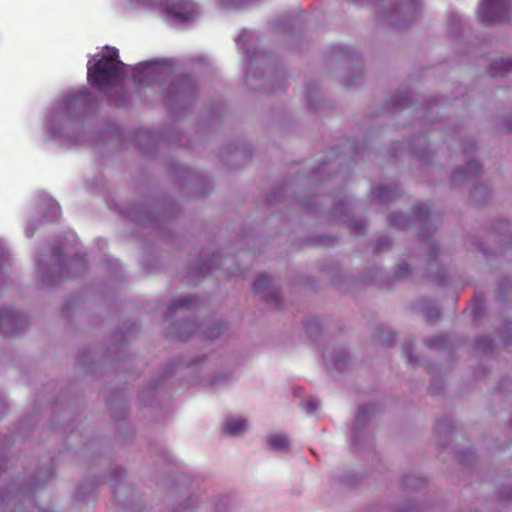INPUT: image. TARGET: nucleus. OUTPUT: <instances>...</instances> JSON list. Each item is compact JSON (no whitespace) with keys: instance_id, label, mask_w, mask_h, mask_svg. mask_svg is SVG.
<instances>
[{"instance_id":"nucleus-1","label":"nucleus","mask_w":512,"mask_h":512,"mask_svg":"<svg viewBox=\"0 0 512 512\" xmlns=\"http://www.w3.org/2000/svg\"><path fill=\"white\" fill-rule=\"evenodd\" d=\"M121 67L122 62L117 58V50L112 49L111 53L88 65V71H86L88 83L92 84V87L104 90L119 81Z\"/></svg>"},{"instance_id":"nucleus-2","label":"nucleus","mask_w":512,"mask_h":512,"mask_svg":"<svg viewBox=\"0 0 512 512\" xmlns=\"http://www.w3.org/2000/svg\"><path fill=\"white\" fill-rule=\"evenodd\" d=\"M478 20L484 25L509 22V1L482 0L478 8Z\"/></svg>"},{"instance_id":"nucleus-3","label":"nucleus","mask_w":512,"mask_h":512,"mask_svg":"<svg viewBox=\"0 0 512 512\" xmlns=\"http://www.w3.org/2000/svg\"><path fill=\"white\" fill-rule=\"evenodd\" d=\"M167 13L178 21H188L194 17L196 10L191 0H169L167 1Z\"/></svg>"},{"instance_id":"nucleus-4","label":"nucleus","mask_w":512,"mask_h":512,"mask_svg":"<svg viewBox=\"0 0 512 512\" xmlns=\"http://www.w3.org/2000/svg\"><path fill=\"white\" fill-rule=\"evenodd\" d=\"M253 293L264 298V301L273 305L278 304V292L271 288L270 279L266 276H258L253 282Z\"/></svg>"},{"instance_id":"nucleus-5","label":"nucleus","mask_w":512,"mask_h":512,"mask_svg":"<svg viewBox=\"0 0 512 512\" xmlns=\"http://www.w3.org/2000/svg\"><path fill=\"white\" fill-rule=\"evenodd\" d=\"M19 322V314L8 308L0 309V331L12 333Z\"/></svg>"},{"instance_id":"nucleus-6","label":"nucleus","mask_w":512,"mask_h":512,"mask_svg":"<svg viewBox=\"0 0 512 512\" xmlns=\"http://www.w3.org/2000/svg\"><path fill=\"white\" fill-rule=\"evenodd\" d=\"M512 72V60L506 58H498L494 60L492 66H490V76L492 77H504L505 75Z\"/></svg>"},{"instance_id":"nucleus-7","label":"nucleus","mask_w":512,"mask_h":512,"mask_svg":"<svg viewBox=\"0 0 512 512\" xmlns=\"http://www.w3.org/2000/svg\"><path fill=\"white\" fill-rule=\"evenodd\" d=\"M246 429V420L241 418H233L226 421L224 432L229 436L240 435Z\"/></svg>"},{"instance_id":"nucleus-8","label":"nucleus","mask_w":512,"mask_h":512,"mask_svg":"<svg viewBox=\"0 0 512 512\" xmlns=\"http://www.w3.org/2000/svg\"><path fill=\"white\" fill-rule=\"evenodd\" d=\"M269 446L270 449L277 451H286L289 449V441L285 436L282 435H272L269 438Z\"/></svg>"},{"instance_id":"nucleus-9","label":"nucleus","mask_w":512,"mask_h":512,"mask_svg":"<svg viewBox=\"0 0 512 512\" xmlns=\"http://www.w3.org/2000/svg\"><path fill=\"white\" fill-rule=\"evenodd\" d=\"M195 303H196L195 298L182 297V298H179V300L177 302H174V304H172L171 308H169V311H173L175 309H188Z\"/></svg>"},{"instance_id":"nucleus-10","label":"nucleus","mask_w":512,"mask_h":512,"mask_svg":"<svg viewBox=\"0 0 512 512\" xmlns=\"http://www.w3.org/2000/svg\"><path fill=\"white\" fill-rule=\"evenodd\" d=\"M490 345H491V341H490V338L488 337H480L478 338L477 340V348L478 349H481V350H486L488 348H490Z\"/></svg>"},{"instance_id":"nucleus-11","label":"nucleus","mask_w":512,"mask_h":512,"mask_svg":"<svg viewBox=\"0 0 512 512\" xmlns=\"http://www.w3.org/2000/svg\"><path fill=\"white\" fill-rule=\"evenodd\" d=\"M415 212L418 216L426 215L429 212V208L426 204H416Z\"/></svg>"},{"instance_id":"nucleus-12","label":"nucleus","mask_w":512,"mask_h":512,"mask_svg":"<svg viewBox=\"0 0 512 512\" xmlns=\"http://www.w3.org/2000/svg\"><path fill=\"white\" fill-rule=\"evenodd\" d=\"M478 170V164H476L475 162H470V164H468V170H466L465 175L476 174L478 173Z\"/></svg>"},{"instance_id":"nucleus-13","label":"nucleus","mask_w":512,"mask_h":512,"mask_svg":"<svg viewBox=\"0 0 512 512\" xmlns=\"http://www.w3.org/2000/svg\"><path fill=\"white\" fill-rule=\"evenodd\" d=\"M303 407H305L306 412L312 413L313 411L316 410V408H318V404L316 402L309 401L303 404Z\"/></svg>"},{"instance_id":"nucleus-14","label":"nucleus","mask_w":512,"mask_h":512,"mask_svg":"<svg viewBox=\"0 0 512 512\" xmlns=\"http://www.w3.org/2000/svg\"><path fill=\"white\" fill-rule=\"evenodd\" d=\"M390 190H388L387 187H379L377 188V197H379L380 199H385L387 198V194Z\"/></svg>"},{"instance_id":"nucleus-15","label":"nucleus","mask_w":512,"mask_h":512,"mask_svg":"<svg viewBox=\"0 0 512 512\" xmlns=\"http://www.w3.org/2000/svg\"><path fill=\"white\" fill-rule=\"evenodd\" d=\"M368 408L369 406H364L360 408V411H358V416H356V419H358V421H360L366 416V414L368 413Z\"/></svg>"},{"instance_id":"nucleus-16","label":"nucleus","mask_w":512,"mask_h":512,"mask_svg":"<svg viewBox=\"0 0 512 512\" xmlns=\"http://www.w3.org/2000/svg\"><path fill=\"white\" fill-rule=\"evenodd\" d=\"M353 232L357 234L364 235V225L363 224H353Z\"/></svg>"},{"instance_id":"nucleus-17","label":"nucleus","mask_w":512,"mask_h":512,"mask_svg":"<svg viewBox=\"0 0 512 512\" xmlns=\"http://www.w3.org/2000/svg\"><path fill=\"white\" fill-rule=\"evenodd\" d=\"M148 5L151 6H161L163 5V0H143Z\"/></svg>"},{"instance_id":"nucleus-18","label":"nucleus","mask_w":512,"mask_h":512,"mask_svg":"<svg viewBox=\"0 0 512 512\" xmlns=\"http://www.w3.org/2000/svg\"><path fill=\"white\" fill-rule=\"evenodd\" d=\"M384 247H388V241L383 240L379 242V246H377V251H381Z\"/></svg>"},{"instance_id":"nucleus-19","label":"nucleus","mask_w":512,"mask_h":512,"mask_svg":"<svg viewBox=\"0 0 512 512\" xmlns=\"http://www.w3.org/2000/svg\"><path fill=\"white\" fill-rule=\"evenodd\" d=\"M52 209H54V211H56V213H58V205L57 204L52 205Z\"/></svg>"},{"instance_id":"nucleus-20","label":"nucleus","mask_w":512,"mask_h":512,"mask_svg":"<svg viewBox=\"0 0 512 512\" xmlns=\"http://www.w3.org/2000/svg\"><path fill=\"white\" fill-rule=\"evenodd\" d=\"M392 223H394L396 226H399V222L395 221L394 219H392Z\"/></svg>"}]
</instances>
